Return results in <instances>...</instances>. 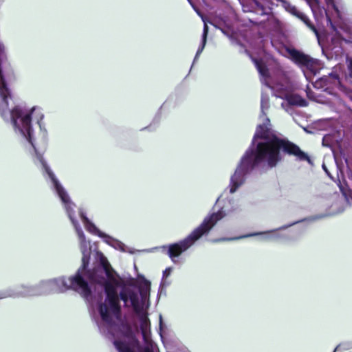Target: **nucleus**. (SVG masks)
Masks as SVG:
<instances>
[{"label":"nucleus","mask_w":352,"mask_h":352,"mask_svg":"<svg viewBox=\"0 0 352 352\" xmlns=\"http://www.w3.org/2000/svg\"><path fill=\"white\" fill-rule=\"evenodd\" d=\"M162 326H163V323H162V316L160 315V331H162Z\"/></svg>","instance_id":"obj_28"},{"label":"nucleus","mask_w":352,"mask_h":352,"mask_svg":"<svg viewBox=\"0 0 352 352\" xmlns=\"http://www.w3.org/2000/svg\"><path fill=\"white\" fill-rule=\"evenodd\" d=\"M340 189L343 196L344 197L346 201L351 204L352 203V190H346L341 186H340Z\"/></svg>","instance_id":"obj_20"},{"label":"nucleus","mask_w":352,"mask_h":352,"mask_svg":"<svg viewBox=\"0 0 352 352\" xmlns=\"http://www.w3.org/2000/svg\"><path fill=\"white\" fill-rule=\"evenodd\" d=\"M322 144L323 146L330 148V133H327L324 135Z\"/></svg>","instance_id":"obj_24"},{"label":"nucleus","mask_w":352,"mask_h":352,"mask_svg":"<svg viewBox=\"0 0 352 352\" xmlns=\"http://www.w3.org/2000/svg\"><path fill=\"white\" fill-rule=\"evenodd\" d=\"M333 156H334L335 161H336V162L337 163V157H336V156L335 155V154H333Z\"/></svg>","instance_id":"obj_33"},{"label":"nucleus","mask_w":352,"mask_h":352,"mask_svg":"<svg viewBox=\"0 0 352 352\" xmlns=\"http://www.w3.org/2000/svg\"><path fill=\"white\" fill-rule=\"evenodd\" d=\"M348 69L349 72V76L352 78V59L349 60L348 63Z\"/></svg>","instance_id":"obj_27"},{"label":"nucleus","mask_w":352,"mask_h":352,"mask_svg":"<svg viewBox=\"0 0 352 352\" xmlns=\"http://www.w3.org/2000/svg\"><path fill=\"white\" fill-rule=\"evenodd\" d=\"M276 97L285 100V102H282L281 107L286 111H288V109L292 107L296 106L304 107L308 105V102L306 99L296 94L291 95L289 94L288 96L278 94L276 95Z\"/></svg>","instance_id":"obj_9"},{"label":"nucleus","mask_w":352,"mask_h":352,"mask_svg":"<svg viewBox=\"0 0 352 352\" xmlns=\"http://www.w3.org/2000/svg\"><path fill=\"white\" fill-rule=\"evenodd\" d=\"M71 276L67 279L65 276H62L41 280L34 285H21L0 291V299L45 296L52 293H63L69 289L73 290Z\"/></svg>","instance_id":"obj_5"},{"label":"nucleus","mask_w":352,"mask_h":352,"mask_svg":"<svg viewBox=\"0 0 352 352\" xmlns=\"http://www.w3.org/2000/svg\"><path fill=\"white\" fill-rule=\"evenodd\" d=\"M352 346L349 343H342L339 344L334 350L333 352L339 351H344L351 349Z\"/></svg>","instance_id":"obj_23"},{"label":"nucleus","mask_w":352,"mask_h":352,"mask_svg":"<svg viewBox=\"0 0 352 352\" xmlns=\"http://www.w3.org/2000/svg\"><path fill=\"white\" fill-rule=\"evenodd\" d=\"M304 131H306L308 133H311V132L310 131H308L306 128H304Z\"/></svg>","instance_id":"obj_31"},{"label":"nucleus","mask_w":352,"mask_h":352,"mask_svg":"<svg viewBox=\"0 0 352 352\" xmlns=\"http://www.w3.org/2000/svg\"><path fill=\"white\" fill-rule=\"evenodd\" d=\"M226 215V211L221 208L217 212H213L206 217L202 223L184 239L162 245L160 248L165 250L170 260L176 263L179 256L191 248L203 236L207 235L217 223Z\"/></svg>","instance_id":"obj_6"},{"label":"nucleus","mask_w":352,"mask_h":352,"mask_svg":"<svg viewBox=\"0 0 352 352\" xmlns=\"http://www.w3.org/2000/svg\"><path fill=\"white\" fill-rule=\"evenodd\" d=\"M327 3L329 4V3L330 2V0H325Z\"/></svg>","instance_id":"obj_34"},{"label":"nucleus","mask_w":352,"mask_h":352,"mask_svg":"<svg viewBox=\"0 0 352 352\" xmlns=\"http://www.w3.org/2000/svg\"><path fill=\"white\" fill-rule=\"evenodd\" d=\"M252 236H255V234L249 233V234H246L241 235V236H238L221 237V238L213 239L212 241V242L217 243L224 242V241H237V240H239L241 239H245V238L252 237Z\"/></svg>","instance_id":"obj_17"},{"label":"nucleus","mask_w":352,"mask_h":352,"mask_svg":"<svg viewBox=\"0 0 352 352\" xmlns=\"http://www.w3.org/2000/svg\"><path fill=\"white\" fill-rule=\"evenodd\" d=\"M329 212L320 213L314 215H311L299 220L291 222L289 223L283 225L279 228L264 231V232H251V234H255V236H263V239L265 241H287L290 239V237L288 234L285 233H281L280 231L285 230L292 226L297 225L300 223L307 222V223H313L317 221H320L329 216Z\"/></svg>","instance_id":"obj_8"},{"label":"nucleus","mask_w":352,"mask_h":352,"mask_svg":"<svg viewBox=\"0 0 352 352\" xmlns=\"http://www.w3.org/2000/svg\"><path fill=\"white\" fill-rule=\"evenodd\" d=\"M270 107L267 94L262 93L261 98V115L265 116V122L257 126L251 144L241 157L234 173L230 177V192H235L246 179V176L256 168L261 166L272 169L282 161L281 151L295 156L300 161H306L314 165L310 156L294 142L286 138L279 137L272 131L267 125L270 119L265 110Z\"/></svg>","instance_id":"obj_2"},{"label":"nucleus","mask_w":352,"mask_h":352,"mask_svg":"<svg viewBox=\"0 0 352 352\" xmlns=\"http://www.w3.org/2000/svg\"><path fill=\"white\" fill-rule=\"evenodd\" d=\"M327 22H330V18L327 14Z\"/></svg>","instance_id":"obj_32"},{"label":"nucleus","mask_w":352,"mask_h":352,"mask_svg":"<svg viewBox=\"0 0 352 352\" xmlns=\"http://www.w3.org/2000/svg\"><path fill=\"white\" fill-rule=\"evenodd\" d=\"M314 124L315 127L318 130H326L330 127V118L319 120Z\"/></svg>","instance_id":"obj_18"},{"label":"nucleus","mask_w":352,"mask_h":352,"mask_svg":"<svg viewBox=\"0 0 352 352\" xmlns=\"http://www.w3.org/2000/svg\"><path fill=\"white\" fill-rule=\"evenodd\" d=\"M306 94H307V97L311 100H313V101H315L316 100V96L317 94H315L311 89L310 87L307 85V88H306Z\"/></svg>","instance_id":"obj_21"},{"label":"nucleus","mask_w":352,"mask_h":352,"mask_svg":"<svg viewBox=\"0 0 352 352\" xmlns=\"http://www.w3.org/2000/svg\"><path fill=\"white\" fill-rule=\"evenodd\" d=\"M285 50L287 57L300 68L306 79L311 81L320 69V61L292 46H285Z\"/></svg>","instance_id":"obj_7"},{"label":"nucleus","mask_w":352,"mask_h":352,"mask_svg":"<svg viewBox=\"0 0 352 352\" xmlns=\"http://www.w3.org/2000/svg\"><path fill=\"white\" fill-rule=\"evenodd\" d=\"M282 6L285 9V10H287L288 12L297 16L299 19L302 20L303 22H307L305 16L302 12H300L295 6L292 5L289 2L283 1H282Z\"/></svg>","instance_id":"obj_16"},{"label":"nucleus","mask_w":352,"mask_h":352,"mask_svg":"<svg viewBox=\"0 0 352 352\" xmlns=\"http://www.w3.org/2000/svg\"><path fill=\"white\" fill-rule=\"evenodd\" d=\"M95 235H97L98 237L101 238L105 243L113 248L115 250H120L122 252H128L130 254L134 253L133 250L128 248L122 241L113 238V236L101 231L100 230Z\"/></svg>","instance_id":"obj_10"},{"label":"nucleus","mask_w":352,"mask_h":352,"mask_svg":"<svg viewBox=\"0 0 352 352\" xmlns=\"http://www.w3.org/2000/svg\"><path fill=\"white\" fill-rule=\"evenodd\" d=\"M172 271H173V267H166L163 271V278H166L167 277H168L170 275Z\"/></svg>","instance_id":"obj_25"},{"label":"nucleus","mask_w":352,"mask_h":352,"mask_svg":"<svg viewBox=\"0 0 352 352\" xmlns=\"http://www.w3.org/2000/svg\"><path fill=\"white\" fill-rule=\"evenodd\" d=\"M331 17L333 16H336L337 18L344 22V15H345V7L342 3H336L334 0H331ZM331 22L333 20L331 19Z\"/></svg>","instance_id":"obj_14"},{"label":"nucleus","mask_w":352,"mask_h":352,"mask_svg":"<svg viewBox=\"0 0 352 352\" xmlns=\"http://www.w3.org/2000/svg\"><path fill=\"white\" fill-rule=\"evenodd\" d=\"M216 29H219L226 35L231 41L232 45H236L241 47L240 53L246 54L252 60L260 76L261 81L267 87L274 91V95L281 94L288 96L289 86L287 83L276 82L274 85H271L267 80L270 78L269 69L261 58L254 57L250 52L245 48L242 43L241 39L247 40L248 35L246 32L249 23H210ZM252 25H259L260 23H252Z\"/></svg>","instance_id":"obj_4"},{"label":"nucleus","mask_w":352,"mask_h":352,"mask_svg":"<svg viewBox=\"0 0 352 352\" xmlns=\"http://www.w3.org/2000/svg\"><path fill=\"white\" fill-rule=\"evenodd\" d=\"M331 30H336V28L333 25V23H331Z\"/></svg>","instance_id":"obj_30"},{"label":"nucleus","mask_w":352,"mask_h":352,"mask_svg":"<svg viewBox=\"0 0 352 352\" xmlns=\"http://www.w3.org/2000/svg\"><path fill=\"white\" fill-rule=\"evenodd\" d=\"M315 102L321 104H327L329 102V98H325L322 94H317Z\"/></svg>","instance_id":"obj_22"},{"label":"nucleus","mask_w":352,"mask_h":352,"mask_svg":"<svg viewBox=\"0 0 352 352\" xmlns=\"http://www.w3.org/2000/svg\"><path fill=\"white\" fill-rule=\"evenodd\" d=\"M150 291L151 283L148 280H146L141 287L135 283H126L120 286V298L123 301L124 307H128V303L130 302L139 316L144 344H140L131 326L120 320V322H116V324L107 327L112 336H114L113 331L121 336V338L113 341L118 352H159L157 344L146 336V332L150 330V320L143 309L146 301L148 300Z\"/></svg>","instance_id":"obj_3"},{"label":"nucleus","mask_w":352,"mask_h":352,"mask_svg":"<svg viewBox=\"0 0 352 352\" xmlns=\"http://www.w3.org/2000/svg\"><path fill=\"white\" fill-rule=\"evenodd\" d=\"M43 118V115L41 116V120L38 121V124L40 128L41 135L42 136V140L43 142V144L45 145L47 139V131L45 127V124L42 122V120Z\"/></svg>","instance_id":"obj_19"},{"label":"nucleus","mask_w":352,"mask_h":352,"mask_svg":"<svg viewBox=\"0 0 352 352\" xmlns=\"http://www.w3.org/2000/svg\"><path fill=\"white\" fill-rule=\"evenodd\" d=\"M305 25L314 32L322 53L325 55L327 59H330V54L324 50L323 45L324 43L328 41L329 33L327 30L324 28L321 29L320 27L317 28L315 23H305Z\"/></svg>","instance_id":"obj_11"},{"label":"nucleus","mask_w":352,"mask_h":352,"mask_svg":"<svg viewBox=\"0 0 352 352\" xmlns=\"http://www.w3.org/2000/svg\"><path fill=\"white\" fill-rule=\"evenodd\" d=\"M79 215L86 230L93 234H96L100 230L97 226L87 217L86 212L83 209L79 210Z\"/></svg>","instance_id":"obj_13"},{"label":"nucleus","mask_w":352,"mask_h":352,"mask_svg":"<svg viewBox=\"0 0 352 352\" xmlns=\"http://www.w3.org/2000/svg\"><path fill=\"white\" fill-rule=\"evenodd\" d=\"M208 32H209V28H208V23H204V28H203V32H202V35H201V43L197 49V51L195 56L194 58L192 64H194L196 62V60H197V58H199L200 54L202 53L204 49L205 48L206 43H207Z\"/></svg>","instance_id":"obj_15"},{"label":"nucleus","mask_w":352,"mask_h":352,"mask_svg":"<svg viewBox=\"0 0 352 352\" xmlns=\"http://www.w3.org/2000/svg\"><path fill=\"white\" fill-rule=\"evenodd\" d=\"M34 155V164L40 166L43 175L51 183V187L64 206L66 213L71 221L80 240L82 253V265L72 276L73 290L79 293L86 300L89 307L98 311L101 320L106 327L116 324L115 319L120 320L122 308L120 294L117 295V287L109 278L111 276L109 263L100 252H96L97 263L92 270L88 268L91 254L90 242L78 221L74 217L75 204L72 201L67 190L50 168L43 154V151H29Z\"/></svg>","instance_id":"obj_1"},{"label":"nucleus","mask_w":352,"mask_h":352,"mask_svg":"<svg viewBox=\"0 0 352 352\" xmlns=\"http://www.w3.org/2000/svg\"><path fill=\"white\" fill-rule=\"evenodd\" d=\"M329 76H330V74H329L328 76L319 78L314 82L313 85L317 90H320L322 92H325L328 95H330V80Z\"/></svg>","instance_id":"obj_12"},{"label":"nucleus","mask_w":352,"mask_h":352,"mask_svg":"<svg viewBox=\"0 0 352 352\" xmlns=\"http://www.w3.org/2000/svg\"><path fill=\"white\" fill-rule=\"evenodd\" d=\"M322 167V169L324 170V171L325 172V173L327 174V175L329 177H330V170L328 169V168L326 166V164H324V162H323Z\"/></svg>","instance_id":"obj_26"},{"label":"nucleus","mask_w":352,"mask_h":352,"mask_svg":"<svg viewBox=\"0 0 352 352\" xmlns=\"http://www.w3.org/2000/svg\"><path fill=\"white\" fill-rule=\"evenodd\" d=\"M331 79H336L338 78L337 75L333 74V73H331Z\"/></svg>","instance_id":"obj_29"}]
</instances>
